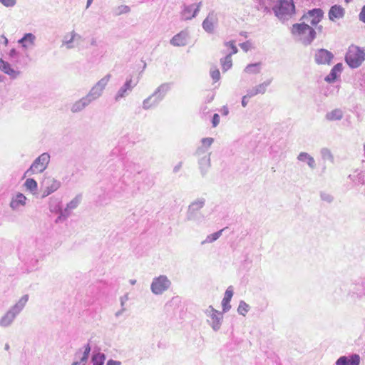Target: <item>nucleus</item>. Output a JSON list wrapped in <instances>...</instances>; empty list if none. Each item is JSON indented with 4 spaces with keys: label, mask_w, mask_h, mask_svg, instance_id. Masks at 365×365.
I'll return each mask as SVG.
<instances>
[{
    "label": "nucleus",
    "mask_w": 365,
    "mask_h": 365,
    "mask_svg": "<svg viewBox=\"0 0 365 365\" xmlns=\"http://www.w3.org/2000/svg\"><path fill=\"white\" fill-rule=\"evenodd\" d=\"M29 300V295L24 294L19 301L11 306L1 317L0 327L6 329L10 327L14 322L17 316L23 311Z\"/></svg>",
    "instance_id": "f257e3e1"
},
{
    "label": "nucleus",
    "mask_w": 365,
    "mask_h": 365,
    "mask_svg": "<svg viewBox=\"0 0 365 365\" xmlns=\"http://www.w3.org/2000/svg\"><path fill=\"white\" fill-rule=\"evenodd\" d=\"M345 60L351 68H358L365 60V52L359 46L351 45L349 47Z\"/></svg>",
    "instance_id": "f03ea898"
},
{
    "label": "nucleus",
    "mask_w": 365,
    "mask_h": 365,
    "mask_svg": "<svg viewBox=\"0 0 365 365\" xmlns=\"http://www.w3.org/2000/svg\"><path fill=\"white\" fill-rule=\"evenodd\" d=\"M205 200L203 198L197 199L189 205L187 212V220L199 223L203 220V207Z\"/></svg>",
    "instance_id": "7ed1b4c3"
},
{
    "label": "nucleus",
    "mask_w": 365,
    "mask_h": 365,
    "mask_svg": "<svg viewBox=\"0 0 365 365\" xmlns=\"http://www.w3.org/2000/svg\"><path fill=\"white\" fill-rule=\"evenodd\" d=\"M292 33L306 43H310L315 38L314 30L307 24H296L292 26Z\"/></svg>",
    "instance_id": "20e7f679"
},
{
    "label": "nucleus",
    "mask_w": 365,
    "mask_h": 365,
    "mask_svg": "<svg viewBox=\"0 0 365 365\" xmlns=\"http://www.w3.org/2000/svg\"><path fill=\"white\" fill-rule=\"evenodd\" d=\"M50 159L51 156L49 153H42L35 159L30 168L26 171L25 175L30 176L36 173H43L47 168L50 163Z\"/></svg>",
    "instance_id": "39448f33"
},
{
    "label": "nucleus",
    "mask_w": 365,
    "mask_h": 365,
    "mask_svg": "<svg viewBox=\"0 0 365 365\" xmlns=\"http://www.w3.org/2000/svg\"><path fill=\"white\" fill-rule=\"evenodd\" d=\"M171 286V281L166 275H160L154 277L150 284V290L155 295L163 294Z\"/></svg>",
    "instance_id": "423d86ee"
},
{
    "label": "nucleus",
    "mask_w": 365,
    "mask_h": 365,
    "mask_svg": "<svg viewBox=\"0 0 365 365\" xmlns=\"http://www.w3.org/2000/svg\"><path fill=\"white\" fill-rule=\"evenodd\" d=\"M110 78L111 75L110 73L106 75L90 89L86 96L91 102L96 101L103 95Z\"/></svg>",
    "instance_id": "0eeeda50"
},
{
    "label": "nucleus",
    "mask_w": 365,
    "mask_h": 365,
    "mask_svg": "<svg viewBox=\"0 0 365 365\" xmlns=\"http://www.w3.org/2000/svg\"><path fill=\"white\" fill-rule=\"evenodd\" d=\"M43 191L42 197H45L56 191L61 186V182L53 178H47L43 183Z\"/></svg>",
    "instance_id": "6e6552de"
},
{
    "label": "nucleus",
    "mask_w": 365,
    "mask_h": 365,
    "mask_svg": "<svg viewBox=\"0 0 365 365\" xmlns=\"http://www.w3.org/2000/svg\"><path fill=\"white\" fill-rule=\"evenodd\" d=\"M202 6V2L198 4H193L189 6H185L184 9L181 11V19L187 21L190 20L195 17L200 11Z\"/></svg>",
    "instance_id": "1a4fd4ad"
},
{
    "label": "nucleus",
    "mask_w": 365,
    "mask_h": 365,
    "mask_svg": "<svg viewBox=\"0 0 365 365\" xmlns=\"http://www.w3.org/2000/svg\"><path fill=\"white\" fill-rule=\"evenodd\" d=\"M294 8L293 0H279L275 11L277 15L292 14L294 11Z\"/></svg>",
    "instance_id": "9d476101"
},
{
    "label": "nucleus",
    "mask_w": 365,
    "mask_h": 365,
    "mask_svg": "<svg viewBox=\"0 0 365 365\" xmlns=\"http://www.w3.org/2000/svg\"><path fill=\"white\" fill-rule=\"evenodd\" d=\"M132 78H130L126 80L125 83L119 88L117 93L115 96V100L116 101H120L121 98L127 96L133 90V88L136 86L135 83H132Z\"/></svg>",
    "instance_id": "9b49d317"
},
{
    "label": "nucleus",
    "mask_w": 365,
    "mask_h": 365,
    "mask_svg": "<svg viewBox=\"0 0 365 365\" xmlns=\"http://www.w3.org/2000/svg\"><path fill=\"white\" fill-rule=\"evenodd\" d=\"M323 12L320 9H315L309 11L308 13L303 16V19L310 24L317 25L322 19Z\"/></svg>",
    "instance_id": "f8f14e48"
},
{
    "label": "nucleus",
    "mask_w": 365,
    "mask_h": 365,
    "mask_svg": "<svg viewBox=\"0 0 365 365\" xmlns=\"http://www.w3.org/2000/svg\"><path fill=\"white\" fill-rule=\"evenodd\" d=\"M0 70L11 79H16L21 75V71L15 70L9 62L2 58H0Z\"/></svg>",
    "instance_id": "ddd939ff"
},
{
    "label": "nucleus",
    "mask_w": 365,
    "mask_h": 365,
    "mask_svg": "<svg viewBox=\"0 0 365 365\" xmlns=\"http://www.w3.org/2000/svg\"><path fill=\"white\" fill-rule=\"evenodd\" d=\"M189 38V32L187 30H183L175 35L170 41V43L173 46H184L187 45Z\"/></svg>",
    "instance_id": "4468645a"
},
{
    "label": "nucleus",
    "mask_w": 365,
    "mask_h": 365,
    "mask_svg": "<svg viewBox=\"0 0 365 365\" xmlns=\"http://www.w3.org/2000/svg\"><path fill=\"white\" fill-rule=\"evenodd\" d=\"M91 103L92 102L88 99V98L85 96L73 103L71 106L70 110L73 113H80L86 107H88Z\"/></svg>",
    "instance_id": "2eb2a0df"
},
{
    "label": "nucleus",
    "mask_w": 365,
    "mask_h": 365,
    "mask_svg": "<svg viewBox=\"0 0 365 365\" xmlns=\"http://www.w3.org/2000/svg\"><path fill=\"white\" fill-rule=\"evenodd\" d=\"M332 58V53L325 49H320L315 54V61L319 64H329Z\"/></svg>",
    "instance_id": "dca6fc26"
},
{
    "label": "nucleus",
    "mask_w": 365,
    "mask_h": 365,
    "mask_svg": "<svg viewBox=\"0 0 365 365\" xmlns=\"http://www.w3.org/2000/svg\"><path fill=\"white\" fill-rule=\"evenodd\" d=\"M209 317L210 319H207V322L210 324L214 330H217L221 324L222 314L212 309Z\"/></svg>",
    "instance_id": "f3484780"
},
{
    "label": "nucleus",
    "mask_w": 365,
    "mask_h": 365,
    "mask_svg": "<svg viewBox=\"0 0 365 365\" xmlns=\"http://www.w3.org/2000/svg\"><path fill=\"white\" fill-rule=\"evenodd\" d=\"M360 356L353 354L350 356H341L336 361V365H359Z\"/></svg>",
    "instance_id": "a211bd4d"
},
{
    "label": "nucleus",
    "mask_w": 365,
    "mask_h": 365,
    "mask_svg": "<svg viewBox=\"0 0 365 365\" xmlns=\"http://www.w3.org/2000/svg\"><path fill=\"white\" fill-rule=\"evenodd\" d=\"M26 196L24 194L19 192L11 198V200L10 202V207L13 210H17L19 209L20 207L24 206L26 205Z\"/></svg>",
    "instance_id": "6ab92c4d"
},
{
    "label": "nucleus",
    "mask_w": 365,
    "mask_h": 365,
    "mask_svg": "<svg viewBox=\"0 0 365 365\" xmlns=\"http://www.w3.org/2000/svg\"><path fill=\"white\" fill-rule=\"evenodd\" d=\"M36 36L31 33H27L18 41V43L21 45L24 49L33 47L35 45Z\"/></svg>",
    "instance_id": "aec40b11"
},
{
    "label": "nucleus",
    "mask_w": 365,
    "mask_h": 365,
    "mask_svg": "<svg viewBox=\"0 0 365 365\" xmlns=\"http://www.w3.org/2000/svg\"><path fill=\"white\" fill-rule=\"evenodd\" d=\"M345 14L344 9L339 5H334L329 11V18L331 21H336L341 19Z\"/></svg>",
    "instance_id": "412c9836"
},
{
    "label": "nucleus",
    "mask_w": 365,
    "mask_h": 365,
    "mask_svg": "<svg viewBox=\"0 0 365 365\" xmlns=\"http://www.w3.org/2000/svg\"><path fill=\"white\" fill-rule=\"evenodd\" d=\"M160 102H161V101L155 96L154 93H152L143 101L142 107L144 110H149L152 108L156 107Z\"/></svg>",
    "instance_id": "4be33fe9"
},
{
    "label": "nucleus",
    "mask_w": 365,
    "mask_h": 365,
    "mask_svg": "<svg viewBox=\"0 0 365 365\" xmlns=\"http://www.w3.org/2000/svg\"><path fill=\"white\" fill-rule=\"evenodd\" d=\"M170 83H164L160 85L155 89L153 93L162 101L165 98V95L167 94V93L170 90Z\"/></svg>",
    "instance_id": "5701e85b"
},
{
    "label": "nucleus",
    "mask_w": 365,
    "mask_h": 365,
    "mask_svg": "<svg viewBox=\"0 0 365 365\" xmlns=\"http://www.w3.org/2000/svg\"><path fill=\"white\" fill-rule=\"evenodd\" d=\"M342 70H343L342 63L336 64L331 69L330 73L326 77L325 80L327 82L334 81L336 79V78L338 77V76L340 75Z\"/></svg>",
    "instance_id": "b1692460"
},
{
    "label": "nucleus",
    "mask_w": 365,
    "mask_h": 365,
    "mask_svg": "<svg viewBox=\"0 0 365 365\" xmlns=\"http://www.w3.org/2000/svg\"><path fill=\"white\" fill-rule=\"evenodd\" d=\"M232 296H233L232 289V287H229L226 290V292L225 293L224 298L222 302V304L224 311H227L230 308V302Z\"/></svg>",
    "instance_id": "393cba45"
},
{
    "label": "nucleus",
    "mask_w": 365,
    "mask_h": 365,
    "mask_svg": "<svg viewBox=\"0 0 365 365\" xmlns=\"http://www.w3.org/2000/svg\"><path fill=\"white\" fill-rule=\"evenodd\" d=\"M106 355L101 352L93 353L91 357L93 365H103Z\"/></svg>",
    "instance_id": "a878e982"
},
{
    "label": "nucleus",
    "mask_w": 365,
    "mask_h": 365,
    "mask_svg": "<svg viewBox=\"0 0 365 365\" xmlns=\"http://www.w3.org/2000/svg\"><path fill=\"white\" fill-rule=\"evenodd\" d=\"M68 36H64V39L63 40V44L66 46L68 49H71L73 48V41L78 38H80L81 36L77 34L74 31L71 32V38L69 39L67 38Z\"/></svg>",
    "instance_id": "bb28decb"
},
{
    "label": "nucleus",
    "mask_w": 365,
    "mask_h": 365,
    "mask_svg": "<svg viewBox=\"0 0 365 365\" xmlns=\"http://www.w3.org/2000/svg\"><path fill=\"white\" fill-rule=\"evenodd\" d=\"M261 70V63H251L247 65L245 68V72L247 74H257L260 72Z\"/></svg>",
    "instance_id": "cd10ccee"
},
{
    "label": "nucleus",
    "mask_w": 365,
    "mask_h": 365,
    "mask_svg": "<svg viewBox=\"0 0 365 365\" xmlns=\"http://www.w3.org/2000/svg\"><path fill=\"white\" fill-rule=\"evenodd\" d=\"M269 83V82L263 83L256 86L252 91L248 92L249 97H252L258 93H264Z\"/></svg>",
    "instance_id": "c85d7f7f"
},
{
    "label": "nucleus",
    "mask_w": 365,
    "mask_h": 365,
    "mask_svg": "<svg viewBox=\"0 0 365 365\" xmlns=\"http://www.w3.org/2000/svg\"><path fill=\"white\" fill-rule=\"evenodd\" d=\"M201 142H202V147H200L197 148V150H196V155L199 157L200 168L202 170L203 165H204V157H200V156L204 154V153L205 152V150L203 147L204 145L205 144V138H202Z\"/></svg>",
    "instance_id": "c756f323"
},
{
    "label": "nucleus",
    "mask_w": 365,
    "mask_h": 365,
    "mask_svg": "<svg viewBox=\"0 0 365 365\" xmlns=\"http://www.w3.org/2000/svg\"><path fill=\"white\" fill-rule=\"evenodd\" d=\"M24 186L27 190H29L32 193H34L37 190V182L33 178H29L27 179L24 182Z\"/></svg>",
    "instance_id": "7c9ffc66"
},
{
    "label": "nucleus",
    "mask_w": 365,
    "mask_h": 365,
    "mask_svg": "<svg viewBox=\"0 0 365 365\" xmlns=\"http://www.w3.org/2000/svg\"><path fill=\"white\" fill-rule=\"evenodd\" d=\"M223 71H226L230 69L232 66V56L231 54H228L225 57V58L221 61Z\"/></svg>",
    "instance_id": "2f4dec72"
},
{
    "label": "nucleus",
    "mask_w": 365,
    "mask_h": 365,
    "mask_svg": "<svg viewBox=\"0 0 365 365\" xmlns=\"http://www.w3.org/2000/svg\"><path fill=\"white\" fill-rule=\"evenodd\" d=\"M51 212H58V213H61L63 217H64L66 218V220L71 215V210L68 208V207L66 206V207L64 209V210H62L60 206H57L56 207H55L54 209H51Z\"/></svg>",
    "instance_id": "473e14b6"
},
{
    "label": "nucleus",
    "mask_w": 365,
    "mask_h": 365,
    "mask_svg": "<svg viewBox=\"0 0 365 365\" xmlns=\"http://www.w3.org/2000/svg\"><path fill=\"white\" fill-rule=\"evenodd\" d=\"M81 197L80 195H78L76 196V197H74L71 201H70L68 204H67V207L68 208L71 209V210H74L76 209L78 205L80 204L81 202Z\"/></svg>",
    "instance_id": "72a5a7b5"
},
{
    "label": "nucleus",
    "mask_w": 365,
    "mask_h": 365,
    "mask_svg": "<svg viewBox=\"0 0 365 365\" xmlns=\"http://www.w3.org/2000/svg\"><path fill=\"white\" fill-rule=\"evenodd\" d=\"M210 76L213 80L214 83L219 81L220 79V71L217 68L211 69L210 71Z\"/></svg>",
    "instance_id": "f704fd0d"
},
{
    "label": "nucleus",
    "mask_w": 365,
    "mask_h": 365,
    "mask_svg": "<svg viewBox=\"0 0 365 365\" xmlns=\"http://www.w3.org/2000/svg\"><path fill=\"white\" fill-rule=\"evenodd\" d=\"M342 116L341 110H336L328 114V118L329 120H337L340 119Z\"/></svg>",
    "instance_id": "c9c22d12"
},
{
    "label": "nucleus",
    "mask_w": 365,
    "mask_h": 365,
    "mask_svg": "<svg viewBox=\"0 0 365 365\" xmlns=\"http://www.w3.org/2000/svg\"><path fill=\"white\" fill-rule=\"evenodd\" d=\"M248 310H249L248 304H247L244 302H241L238 307V309H237L238 312L240 314L245 315V314L248 312Z\"/></svg>",
    "instance_id": "e433bc0d"
},
{
    "label": "nucleus",
    "mask_w": 365,
    "mask_h": 365,
    "mask_svg": "<svg viewBox=\"0 0 365 365\" xmlns=\"http://www.w3.org/2000/svg\"><path fill=\"white\" fill-rule=\"evenodd\" d=\"M129 11H130L129 6H128L126 5H121V6H119L116 9L115 14H116V15H120V14H127Z\"/></svg>",
    "instance_id": "4c0bfd02"
},
{
    "label": "nucleus",
    "mask_w": 365,
    "mask_h": 365,
    "mask_svg": "<svg viewBox=\"0 0 365 365\" xmlns=\"http://www.w3.org/2000/svg\"><path fill=\"white\" fill-rule=\"evenodd\" d=\"M0 3L5 7H14L16 4V0H0Z\"/></svg>",
    "instance_id": "58836bf2"
},
{
    "label": "nucleus",
    "mask_w": 365,
    "mask_h": 365,
    "mask_svg": "<svg viewBox=\"0 0 365 365\" xmlns=\"http://www.w3.org/2000/svg\"><path fill=\"white\" fill-rule=\"evenodd\" d=\"M226 46L231 49L232 52L230 53L231 54V56L237 53L238 50L235 44L234 41H231L226 43Z\"/></svg>",
    "instance_id": "ea45409f"
},
{
    "label": "nucleus",
    "mask_w": 365,
    "mask_h": 365,
    "mask_svg": "<svg viewBox=\"0 0 365 365\" xmlns=\"http://www.w3.org/2000/svg\"><path fill=\"white\" fill-rule=\"evenodd\" d=\"M310 156L306 153H302L299 155L298 159L301 161H305L309 159Z\"/></svg>",
    "instance_id": "a19ab883"
},
{
    "label": "nucleus",
    "mask_w": 365,
    "mask_h": 365,
    "mask_svg": "<svg viewBox=\"0 0 365 365\" xmlns=\"http://www.w3.org/2000/svg\"><path fill=\"white\" fill-rule=\"evenodd\" d=\"M212 125L213 127H216L220 123V116L218 114H215L212 118Z\"/></svg>",
    "instance_id": "79ce46f5"
},
{
    "label": "nucleus",
    "mask_w": 365,
    "mask_h": 365,
    "mask_svg": "<svg viewBox=\"0 0 365 365\" xmlns=\"http://www.w3.org/2000/svg\"><path fill=\"white\" fill-rule=\"evenodd\" d=\"M359 19L365 23V5L362 7L361 11L359 14Z\"/></svg>",
    "instance_id": "37998d69"
},
{
    "label": "nucleus",
    "mask_w": 365,
    "mask_h": 365,
    "mask_svg": "<svg viewBox=\"0 0 365 365\" xmlns=\"http://www.w3.org/2000/svg\"><path fill=\"white\" fill-rule=\"evenodd\" d=\"M106 365H121V362L120 361L109 359L107 361Z\"/></svg>",
    "instance_id": "c03bdc74"
},
{
    "label": "nucleus",
    "mask_w": 365,
    "mask_h": 365,
    "mask_svg": "<svg viewBox=\"0 0 365 365\" xmlns=\"http://www.w3.org/2000/svg\"><path fill=\"white\" fill-rule=\"evenodd\" d=\"M120 300V305H121V307H124L125 302L128 300V294H126L123 295V297H121Z\"/></svg>",
    "instance_id": "a18cd8bd"
},
{
    "label": "nucleus",
    "mask_w": 365,
    "mask_h": 365,
    "mask_svg": "<svg viewBox=\"0 0 365 365\" xmlns=\"http://www.w3.org/2000/svg\"><path fill=\"white\" fill-rule=\"evenodd\" d=\"M250 98L251 97H249L248 93L243 96L242 100V105L243 107H246L247 106V98Z\"/></svg>",
    "instance_id": "49530a36"
},
{
    "label": "nucleus",
    "mask_w": 365,
    "mask_h": 365,
    "mask_svg": "<svg viewBox=\"0 0 365 365\" xmlns=\"http://www.w3.org/2000/svg\"><path fill=\"white\" fill-rule=\"evenodd\" d=\"M88 361V359H86V357H83L82 356L79 361H78V362L81 364V365H86V363Z\"/></svg>",
    "instance_id": "de8ad7c7"
},
{
    "label": "nucleus",
    "mask_w": 365,
    "mask_h": 365,
    "mask_svg": "<svg viewBox=\"0 0 365 365\" xmlns=\"http://www.w3.org/2000/svg\"><path fill=\"white\" fill-rule=\"evenodd\" d=\"M308 164L310 167L313 168L314 166V160L313 158L309 157L307 160Z\"/></svg>",
    "instance_id": "09e8293b"
},
{
    "label": "nucleus",
    "mask_w": 365,
    "mask_h": 365,
    "mask_svg": "<svg viewBox=\"0 0 365 365\" xmlns=\"http://www.w3.org/2000/svg\"><path fill=\"white\" fill-rule=\"evenodd\" d=\"M122 307V309L115 313V315L116 317H118L119 316H120L125 311V307Z\"/></svg>",
    "instance_id": "8fccbe9b"
},
{
    "label": "nucleus",
    "mask_w": 365,
    "mask_h": 365,
    "mask_svg": "<svg viewBox=\"0 0 365 365\" xmlns=\"http://www.w3.org/2000/svg\"><path fill=\"white\" fill-rule=\"evenodd\" d=\"M58 214H59V215L57 217V219L56 220V222H63V221L66 220V218L64 217H63L61 213H58Z\"/></svg>",
    "instance_id": "3c124183"
},
{
    "label": "nucleus",
    "mask_w": 365,
    "mask_h": 365,
    "mask_svg": "<svg viewBox=\"0 0 365 365\" xmlns=\"http://www.w3.org/2000/svg\"><path fill=\"white\" fill-rule=\"evenodd\" d=\"M91 346L89 344H87L86 345L84 346V351L86 352V353H89L91 352Z\"/></svg>",
    "instance_id": "603ef678"
},
{
    "label": "nucleus",
    "mask_w": 365,
    "mask_h": 365,
    "mask_svg": "<svg viewBox=\"0 0 365 365\" xmlns=\"http://www.w3.org/2000/svg\"><path fill=\"white\" fill-rule=\"evenodd\" d=\"M16 54V51L15 48H12L10 51H9V56L10 57H14L15 55Z\"/></svg>",
    "instance_id": "864d4df0"
},
{
    "label": "nucleus",
    "mask_w": 365,
    "mask_h": 365,
    "mask_svg": "<svg viewBox=\"0 0 365 365\" xmlns=\"http://www.w3.org/2000/svg\"><path fill=\"white\" fill-rule=\"evenodd\" d=\"M220 235V232H217L215 235H213L212 238H211V240H210V241H214L216 239H217Z\"/></svg>",
    "instance_id": "5fc2aeb1"
},
{
    "label": "nucleus",
    "mask_w": 365,
    "mask_h": 365,
    "mask_svg": "<svg viewBox=\"0 0 365 365\" xmlns=\"http://www.w3.org/2000/svg\"><path fill=\"white\" fill-rule=\"evenodd\" d=\"M241 48L245 51H247L248 49V46H247V43H242L240 45Z\"/></svg>",
    "instance_id": "6e6d98bb"
},
{
    "label": "nucleus",
    "mask_w": 365,
    "mask_h": 365,
    "mask_svg": "<svg viewBox=\"0 0 365 365\" xmlns=\"http://www.w3.org/2000/svg\"><path fill=\"white\" fill-rule=\"evenodd\" d=\"M180 167H181L180 163L179 165H176L173 169L174 173H177L180 170Z\"/></svg>",
    "instance_id": "4d7b16f0"
},
{
    "label": "nucleus",
    "mask_w": 365,
    "mask_h": 365,
    "mask_svg": "<svg viewBox=\"0 0 365 365\" xmlns=\"http://www.w3.org/2000/svg\"><path fill=\"white\" fill-rule=\"evenodd\" d=\"M93 0H87L86 8L88 9L92 4Z\"/></svg>",
    "instance_id": "13d9d810"
},
{
    "label": "nucleus",
    "mask_w": 365,
    "mask_h": 365,
    "mask_svg": "<svg viewBox=\"0 0 365 365\" xmlns=\"http://www.w3.org/2000/svg\"><path fill=\"white\" fill-rule=\"evenodd\" d=\"M89 354H90L89 353H86V352L83 351L82 356L86 357V359H88Z\"/></svg>",
    "instance_id": "bf43d9fd"
},
{
    "label": "nucleus",
    "mask_w": 365,
    "mask_h": 365,
    "mask_svg": "<svg viewBox=\"0 0 365 365\" xmlns=\"http://www.w3.org/2000/svg\"><path fill=\"white\" fill-rule=\"evenodd\" d=\"M129 282H130V284H132V285H134L136 283V280L135 279H130Z\"/></svg>",
    "instance_id": "052dcab7"
},
{
    "label": "nucleus",
    "mask_w": 365,
    "mask_h": 365,
    "mask_svg": "<svg viewBox=\"0 0 365 365\" xmlns=\"http://www.w3.org/2000/svg\"><path fill=\"white\" fill-rule=\"evenodd\" d=\"M91 45H93V46H96V39H94V38H93V39L91 40Z\"/></svg>",
    "instance_id": "680f3d73"
},
{
    "label": "nucleus",
    "mask_w": 365,
    "mask_h": 365,
    "mask_svg": "<svg viewBox=\"0 0 365 365\" xmlns=\"http://www.w3.org/2000/svg\"><path fill=\"white\" fill-rule=\"evenodd\" d=\"M205 26H207V24H205V19L202 23V27L205 30Z\"/></svg>",
    "instance_id": "e2e57ef3"
},
{
    "label": "nucleus",
    "mask_w": 365,
    "mask_h": 365,
    "mask_svg": "<svg viewBox=\"0 0 365 365\" xmlns=\"http://www.w3.org/2000/svg\"><path fill=\"white\" fill-rule=\"evenodd\" d=\"M205 26H207V24H205V19L202 23V27L205 30Z\"/></svg>",
    "instance_id": "0e129e2a"
},
{
    "label": "nucleus",
    "mask_w": 365,
    "mask_h": 365,
    "mask_svg": "<svg viewBox=\"0 0 365 365\" xmlns=\"http://www.w3.org/2000/svg\"><path fill=\"white\" fill-rule=\"evenodd\" d=\"M2 38H4V43L7 44L8 43V39L4 36H3Z\"/></svg>",
    "instance_id": "69168bd1"
},
{
    "label": "nucleus",
    "mask_w": 365,
    "mask_h": 365,
    "mask_svg": "<svg viewBox=\"0 0 365 365\" xmlns=\"http://www.w3.org/2000/svg\"><path fill=\"white\" fill-rule=\"evenodd\" d=\"M4 349H5V350H9V344H5Z\"/></svg>",
    "instance_id": "338daca9"
},
{
    "label": "nucleus",
    "mask_w": 365,
    "mask_h": 365,
    "mask_svg": "<svg viewBox=\"0 0 365 365\" xmlns=\"http://www.w3.org/2000/svg\"><path fill=\"white\" fill-rule=\"evenodd\" d=\"M71 365H81L78 361H74Z\"/></svg>",
    "instance_id": "774afa93"
}]
</instances>
